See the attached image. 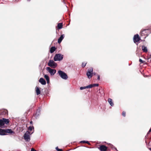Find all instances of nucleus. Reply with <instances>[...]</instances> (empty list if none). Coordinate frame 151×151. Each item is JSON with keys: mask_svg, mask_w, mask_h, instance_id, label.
<instances>
[{"mask_svg": "<svg viewBox=\"0 0 151 151\" xmlns=\"http://www.w3.org/2000/svg\"><path fill=\"white\" fill-rule=\"evenodd\" d=\"M33 129H34V127L33 126H29L28 129V130L32 131Z\"/></svg>", "mask_w": 151, "mask_h": 151, "instance_id": "412c9836", "label": "nucleus"}, {"mask_svg": "<svg viewBox=\"0 0 151 151\" xmlns=\"http://www.w3.org/2000/svg\"><path fill=\"white\" fill-rule=\"evenodd\" d=\"M93 87V84H90L88 86H87V88H91Z\"/></svg>", "mask_w": 151, "mask_h": 151, "instance_id": "5701e85b", "label": "nucleus"}, {"mask_svg": "<svg viewBox=\"0 0 151 151\" xmlns=\"http://www.w3.org/2000/svg\"><path fill=\"white\" fill-rule=\"evenodd\" d=\"M86 63H83L82 64V68H84L86 65Z\"/></svg>", "mask_w": 151, "mask_h": 151, "instance_id": "b1692460", "label": "nucleus"}, {"mask_svg": "<svg viewBox=\"0 0 151 151\" xmlns=\"http://www.w3.org/2000/svg\"><path fill=\"white\" fill-rule=\"evenodd\" d=\"M150 150L151 151V148H150Z\"/></svg>", "mask_w": 151, "mask_h": 151, "instance_id": "e433bc0d", "label": "nucleus"}, {"mask_svg": "<svg viewBox=\"0 0 151 151\" xmlns=\"http://www.w3.org/2000/svg\"><path fill=\"white\" fill-rule=\"evenodd\" d=\"M39 81L41 83L42 85H45L46 84V82L45 80L42 78H40V79Z\"/></svg>", "mask_w": 151, "mask_h": 151, "instance_id": "ddd939ff", "label": "nucleus"}, {"mask_svg": "<svg viewBox=\"0 0 151 151\" xmlns=\"http://www.w3.org/2000/svg\"><path fill=\"white\" fill-rule=\"evenodd\" d=\"M150 62H151V59L150 60Z\"/></svg>", "mask_w": 151, "mask_h": 151, "instance_id": "58836bf2", "label": "nucleus"}, {"mask_svg": "<svg viewBox=\"0 0 151 151\" xmlns=\"http://www.w3.org/2000/svg\"><path fill=\"white\" fill-rule=\"evenodd\" d=\"M150 32V30L149 29H142L140 32V36L143 39H145L148 36Z\"/></svg>", "mask_w": 151, "mask_h": 151, "instance_id": "f257e3e1", "label": "nucleus"}, {"mask_svg": "<svg viewBox=\"0 0 151 151\" xmlns=\"http://www.w3.org/2000/svg\"><path fill=\"white\" fill-rule=\"evenodd\" d=\"M30 124H33V122L32 121H31L30 122Z\"/></svg>", "mask_w": 151, "mask_h": 151, "instance_id": "473e14b6", "label": "nucleus"}, {"mask_svg": "<svg viewBox=\"0 0 151 151\" xmlns=\"http://www.w3.org/2000/svg\"><path fill=\"white\" fill-rule=\"evenodd\" d=\"M63 55L60 54H56L54 58V60L55 61H60L63 59Z\"/></svg>", "mask_w": 151, "mask_h": 151, "instance_id": "0eeeda50", "label": "nucleus"}, {"mask_svg": "<svg viewBox=\"0 0 151 151\" xmlns=\"http://www.w3.org/2000/svg\"><path fill=\"white\" fill-rule=\"evenodd\" d=\"M81 143H86L88 144V145H90V143L88 141H83L81 142Z\"/></svg>", "mask_w": 151, "mask_h": 151, "instance_id": "4be33fe9", "label": "nucleus"}, {"mask_svg": "<svg viewBox=\"0 0 151 151\" xmlns=\"http://www.w3.org/2000/svg\"><path fill=\"white\" fill-rule=\"evenodd\" d=\"M9 122V119L3 118L0 119V127L3 128L5 124H8Z\"/></svg>", "mask_w": 151, "mask_h": 151, "instance_id": "7ed1b4c3", "label": "nucleus"}, {"mask_svg": "<svg viewBox=\"0 0 151 151\" xmlns=\"http://www.w3.org/2000/svg\"><path fill=\"white\" fill-rule=\"evenodd\" d=\"M86 88H87V86H84V87H81L80 88V89L81 90H82L83 89H85Z\"/></svg>", "mask_w": 151, "mask_h": 151, "instance_id": "393cba45", "label": "nucleus"}, {"mask_svg": "<svg viewBox=\"0 0 151 151\" xmlns=\"http://www.w3.org/2000/svg\"><path fill=\"white\" fill-rule=\"evenodd\" d=\"M99 149L101 151H106L107 147L104 145H102L100 146Z\"/></svg>", "mask_w": 151, "mask_h": 151, "instance_id": "f8f14e48", "label": "nucleus"}, {"mask_svg": "<svg viewBox=\"0 0 151 151\" xmlns=\"http://www.w3.org/2000/svg\"><path fill=\"white\" fill-rule=\"evenodd\" d=\"M58 73L59 74V75L62 78L64 79H67V75L64 72L60 70L58 71Z\"/></svg>", "mask_w": 151, "mask_h": 151, "instance_id": "39448f33", "label": "nucleus"}, {"mask_svg": "<svg viewBox=\"0 0 151 151\" xmlns=\"http://www.w3.org/2000/svg\"><path fill=\"white\" fill-rule=\"evenodd\" d=\"M38 111V110H37V113L36 114V115L37 114V112Z\"/></svg>", "mask_w": 151, "mask_h": 151, "instance_id": "f704fd0d", "label": "nucleus"}, {"mask_svg": "<svg viewBox=\"0 0 151 151\" xmlns=\"http://www.w3.org/2000/svg\"><path fill=\"white\" fill-rule=\"evenodd\" d=\"M99 85L98 84H93V87L98 86H99Z\"/></svg>", "mask_w": 151, "mask_h": 151, "instance_id": "c85d7f7f", "label": "nucleus"}, {"mask_svg": "<svg viewBox=\"0 0 151 151\" xmlns=\"http://www.w3.org/2000/svg\"><path fill=\"white\" fill-rule=\"evenodd\" d=\"M56 48L55 47H52L50 49V52L51 53H53L56 50Z\"/></svg>", "mask_w": 151, "mask_h": 151, "instance_id": "6ab92c4d", "label": "nucleus"}, {"mask_svg": "<svg viewBox=\"0 0 151 151\" xmlns=\"http://www.w3.org/2000/svg\"><path fill=\"white\" fill-rule=\"evenodd\" d=\"M6 133L14 134H15V132L13 131L11 129H0V135H5L6 134Z\"/></svg>", "mask_w": 151, "mask_h": 151, "instance_id": "f03ea898", "label": "nucleus"}, {"mask_svg": "<svg viewBox=\"0 0 151 151\" xmlns=\"http://www.w3.org/2000/svg\"><path fill=\"white\" fill-rule=\"evenodd\" d=\"M44 77L46 79L47 83H49L50 82V79L48 76L47 75H45L44 76Z\"/></svg>", "mask_w": 151, "mask_h": 151, "instance_id": "aec40b11", "label": "nucleus"}, {"mask_svg": "<svg viewBox=\"0 0 151 151\" xmlns=\"http://www.w3.org/2000/svg\"><path fill=\"white\" fill-rule=\"evenodd\" d=\"M36 94L37 95H38L39 94H40L41 92L39 88V87H36Z\"/></svg>", "mask_w": 151, "mask_h": 151, "instance_id": "dca6fc26", "label": "nucleus"}, {"mask_svg": "<svg viewBox=\"0 0 151 151\" xmlns=\"http://www.w3.org/2000/svg\"><path fill=\"white\" fill-rule=\"evenodd\" d=\"M96 75V73H95L94 72L93 73V75Z\"/></svg>", "mask_w": 151, "mask_h": 151, "instance_id": "72a5a7b5", "label": "nucleus"}, {"mask_svg": "<svg viewBox=\"0 0 151 151\" xmlns=\"http://www.w3.org/2000/svg\"><path fill=\"white\" fill-rule=\"evenodd\" d=\"M56 149L58 151H62L63 150L62 149H59L58 147H56Z\"/></svg>", "mask_w": 151, "mask_h": 151, "instance_id": "cd10ccee", "label": "nucleus"}, {"mask_svg": "<svg viewBox=\"0 0 151 151\" xmlns=\"http://www.w3.org/2000/svg\"><path fill=\"white\" fill-rule=\"evenodd\" d=\"M63 23H59L58 24L57 27H56L58 29H61L63 27Z\"/></svg>", "mask_w": 151, "mask_h": 151, "instance_id": "2eb2a0df", "label": "nucleus"}, {"mask_svg": "<svg viewBox=\"0 0 151 151\" xmlns=\"http://www.w3.org/2000/svg\"><path fill=\"white\" fill-rule=\"evenodd\" d=\"M97 79L98 80H99L100 79V76L99 75L97 74Z\"/></svg>", "mask_w": 151, "mask_h": 151, "instance_id": "c756f323", "label": "nucleus"}, {"mask_svg": "<svg viewBox=\"0 0 151 151\" xmlns=\"http://www.w3.org/2000/svg\"><path fill=\"white\" fill-rule=\"evenodd\" d=\"M46 69L51 76L53 75L56 73V70L55 69H51L49 67L46 68Z\"/></svg>", "mask_w": 151, "mask_h": 151, "instance_id": "9d476101", "label": "nucleus"}, {"mask_svg": "<svg viewBox=\"0 0 151 151\" xmlns=\"http://www.w3.org/2000/svg\"><path fill=\"white\" fill-rule=\"evenodd\" d=\"M150 132H151V128L150 129Z\"/></svg>", "mask_w": 151, "mask_h": 151, "instance_id": "c9c22d12", "label": "nucleus"}, {"mask_svg": "<svg viewBox=\"0 0 151 151\" xmlns=\"http://www.w3.org/2000/svg\"><path fill=\"white\" fill-rule=\"evenodd\" d=\"M86 75L89 78H91L93 76V70L92 68H91L87 70Z\"/></svg>", "mask_w": 151, "mask_h": 151, "instance_id": "20e7f679", "label": "nucleus"}, {"mask_svg": "<svg viewBox=\"0 0 151 151\" xmlns=\"http://www.w3.org/2000/svg\"><path fill=\"white\" fill-rule=\"evenodd\" d=\"M28 1H30V0H28Z\"/></svg>", "mask_w": 151, "mask_h": 151, "instance_id": "4c0bfd02", "label": "nucleus"}, {"mask_svg": "<svg viewBox=\"0 0 151 151\" xmlns=\"http://www.w3.org/2000/svg\"><path fill=\"white\" fill-rule=\"evenodd\" d=\"M122 115L124 116V117H125V116H126V112L125 111H123L122 113Z\"/></svg>", "mask_w": 151, "mask_h": 151, "instance_id": "bb28decb", "label": "nucleus"}, {"mask_svg": "<svg viewBox=\"0 0 151 151\" xmlns=\"http://www.w3.org/2000/svg\"><path fill=\"white\" fill-rule=\"evenodd\" d=\"M150 129L149 130L148 132L147 133V135H148L149 134L150 132H150Z\"/></svg>", "mask_w": 151, "mask_h": 151, "instance_id": "2f4dec72", "label": "nucleus"}, {"mask_svg": "<svg viewBox=\"0 0 151 151\" xmlns=\"http://www.w3.org/2000/svg\"><path fill=\"white\" fill-rule=\"evenodd\" d=\"M108 101L111 106H113L114 105L113 102L112 101V100L110 98H109L108 99Z\"/></svg>", "mask_w": 151, "mask_h": 151, "instance_id": "a211bd4d", "label": "nucleus"}, {"mask_svg": "<svg viewBox=\"0 0 151 151\" xmlns=\"http://www.w3.org/2000/svg\"><path fill=\"white\" fill-rule=\"evenodd\" d=\"M48 65L54 68H55L57 66V64L52 60H50L49 61Z\"/></svg>", "mask_w": 151, "mask_h": 151, "instance_id": "423d86ee", "label": "nucleus"}, {"mask_svg": "<svg viewBox=\"0 0 151 151\" xmlns=\"http://www.w3.org/2000/svg\"><path fill=\"white\" fill-rule=\"evenodd\" d=\"M64 37V35H61L60 37L58 40V43L60 44Z\"/></svg>", "mask_w": 151, "mask_h": 151, "instance_id": "4468645a", "label": "nucleus"}, {"mask_svg": "<svg viewBox=\"0 0 151 151\" xmlns=\"http://www.w3.org/2000/svg\"><path fill=\"white\" fill-rule=\"evenodd\" d=\"M142 48L143 52H147V47L145 46L144 45H143L142 46Z\"/></svg>", "mask_w": 151, "mask_h": 151, "instance_id": "f3484780", "label": "nucleus"}, {"mask_svg": "<svg viewBox=\"0 0 151 151\" xmlns=\"http://www.w3.org/2000/svg\"><path fill=\"white\" fill-rule=\"evenodd\" d=\"M31 151H36V150L33 148H32L31 149Z\"/></svg>", "mask_w": 151, "mask_h": 151, "instance_id": "7c9ffc66", "label": "nucleus"}, {"mask_svg": "<svg viewBox=\"0 0 151 151\" xmlns=\"http://www.w3.org/2000/svg\"><path fill=\"white\" fill-rule=\"evenodd\" d=\"M139 61L141 63H145V61L142 60L141 59H139Z\"/></svg>", "mask_w": 151, "mask_h": 151, "instance_id": "a878e982", "label": "nucleus"}, {"mask_svg": "<svg viewBox=\"0 0 151 151\" xmlns=\"http://www.w3.org/2000/svg\"><path fill=\"white\" fill-rule=\"evenodd\" d=\"M33 132L30 134H31ZM30 132L29 131H27L24 134V139L27 142H29L30 140V138L29 135Z\"/></svg>", "mask_w": 151, "mask_h": 151, "instance_id": "6e6552de", "label": "nucleus"}, {"mask_svg": "<svg viewBox=\"0 0 151 151\" xmlns=\"http://www.w3.org/2000/svg\"><path fill=\"white\" fill-rule=\"evenodd\" d=\"M140 40V37L138 34H137L134 35L133 37V41L136 44Z\"/></svg>", "mask_w": 151, "mask_h": 151, "instance_id": "1a4fd4ad", "label": "nucleus"}, {"mask_svg": "<svg viewBox=\"0 0 151 151\" xmlns=\"http://www.w3.org/2000/svg\"><path fill=\"white\" fill-rule=\"evenodd\" d=\"M8 114V111L6 109H3L0 110V115H7Z\"/></svg>", "mask_w": 151, "mask_h": 151, "instance_id": "9b49d317", "label": "nucleus"}]
</instances>
